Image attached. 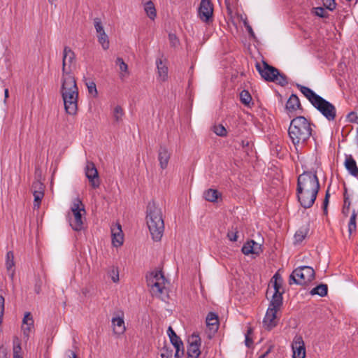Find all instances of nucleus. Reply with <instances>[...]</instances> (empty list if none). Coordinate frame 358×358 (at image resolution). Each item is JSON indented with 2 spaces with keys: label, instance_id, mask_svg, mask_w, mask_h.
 Here are the masks:
<instances>
[{
  "label": "nucleus",
  "instance_id": "23",
  "mask_svg": "<svg viewBox=\"0 0 358 358\" xmlns=\"http://www.w3.org/2000/svg\"><path fill=\"white\" fill-rule=\"evenodd\" d=\"M345 166L352 176L358 178V167L355 160L351 155L346 157Z\"/></svg>",
  "mask_w": 358,
  "mask_h": 358
},
{
  "label": "nucleus",
  "instance_id": "26",
  "mask_svg": "<svg viewBox=\"0 0 358 358\" xmlns=\"http://www.w3.org/2000/svg\"><path fill=\"white\" fill-rule=\"evenodd\" d=\"M206 325L213 331H217L219 327V320L217 315L214 313H209L206 317Z\"/></svg>",
  "mask_w": 358,
  "mask_h": 358
},
{
  "label": "nucleus",
  "instance_id": "54",
  "mask_svg": "<svg viewBox=\"0 0 358 358\" xmlns=\"http://www.w3.org/2000/svg\"><path fill=\"white\" fill-rule=\"evenodd\" d=\"M271 352V348H268L264 354H262L259 358H265L267 355Z\"/></svg>",
  "mask_w": 358,
  "mask_h": 358
},
{
  "label": "nucleus",
  "instance_id": "1",
  "mask_svg": "<svg viewBox=\"0 0 358 358\" xmlns=\"http://www.w3.org/2000/svg\"><path fill=\"white\" fill-rule=\"evenodd\" d=\"M76 63L74 52L69 47L65 46L62 54L60 94L64 109L71 115H75L78 110V88L73 73Z\"/></svg>",
  "mask_w": 358,
  "mask_h": 358
},
{
  "label": "nucleus",
  "instance_id": "5",
  "mask_svg": "<svg viewBox=\"0 0 358 358\" xmlns=\"http://www.w3.org/2000/svg\"><path fill=\"white\" fill-rule=\"evenodd\" d=\"M146 222L152 239L160 241L164 231V222L162 209L155 202L148 204Z\"/></svg>",
  "mask_w": 358,
  "mask_h": 358
},
{
  "label": "nucleus",
  "instance_id": "52",
  "mask_svg": "<svg viewBox=\"0 0 358 358\" xmlns=\"http://www.w3.org/2000/svg\"><path fill=\"white\" fill-rule=\"evenodd\" d=\"M254 253L253 254H258L261 249V245L255 242V245H254Z\"/></svg>",
  "mask_w": 358,
  "mask_h": 358
},
{
  "label": "nucleus",
  "instance_id": "29",
  "mask_svg": "<svg viewBox=\"0 0 358 358\" xmlns=\"http://www.w3.org/2000/svg\"><path fill=\"white\" fill-rule=\"evenodd\" d=\"M309 231L308 226H302L295 233L294 238V243H301L307 236Z\"/></svg>",
  "mask_w": 358,
  "mask_h": 358
},
{
  "label": "nucleus",
  "instance_id": "25",
  "mask_svg": "<svg viewBox=\"0 0 358 358\" xmlns=\"http://www.w3.org/2000/svg\"><path fill=\"white\" fill-rule=\"evenodd\" d=\"M14 255L12 251H8L6 254V267L8 271V275L11 279L13 278L15 275V270H14Z\"/></svg>",
  "mask_w": 358,
  "mask_h": 358
},
{
  "label": "nucleus",
  "instance_id": "31",
  "mask_svg": "<svg viewBox=\"0 0 358 358\" xmlns=\"http://www.w3.org/2000/svg\"><path fill=\"white\" fill-rule=\"evenodd\" d=\"M167 334L169 335V337L170 338V341L173 345V347H178L179 345H182V342L180 340V338L176 335L174 330L172 329L171 327H169L167 330Z\"/></svg>",
  "mask_w": 358,
  "mask_h": 358
},
{
  "label": "nucleus",
  "instance_id": "48",
  "mask_svg": "<svg viewBox=\"0 0 358 358\" xmlns=\"http://www.w3.org/2000/svg\"><path fill=\"white\" fill-rule=\"evenodd\" d=\"M227 237L231 241H236L238 238L237 231H229L227 234Z\"/></svg>",
  "mask_w": 358,
  "mask_h": 358
},
{
  "label": "nucleus",
  "instance_id": "2",
  "mask_svg": "<svg viewBox=\"0 0 358 358\" xmlns=\"http://www.w3.org/2000/svg\"><path fill=\"white\" fill-rule=\"evenodd\" d=\"M320 189L316 171H303L298 176L296 196L300 205L304 208L312 207Z\"/></svg>",
  "mask_w": 358,
  "mask_h": 358
},
{
  "label": "nucleus",
  "instance_id": "51",
  "mask_svg": "<svg viewBox=\"0 0 358 358\" xmlns=\"http://www.w3.org/2000/svg\"><path fill=\"white\" fill-rule=\"evenodd\" d=\"M350 201L349 199V197L347 196V194H346V192H345L344 194V204H343V206L344 207H348L350 208Z\"/></svg>",
  "mask_w": 358,
  "mask_h": 358
},
{
  "label": "nucleus",
  "instance_id": "37",
  "mask_svg": "<svg viewBox=\"0 0 358 358\" xmlns=\"http://www.w3.org/2000/svg\"><path fill=\"white\" fill-rule=\"evenodd\" d=\"M21 351L20 340L17 338H15L13 340V358H22Z\"/></svg>",
  "mask_w": 358,
  "mask_h": 358
},
{
  "label": "nucleus",
  "instance_id": "18",
  "mask_svg": "<svg viewBox=\"0 0 358 358\" xmlns=\"http://www.w3.org/2000/svg\"><path fill=\"white\" fill-rule=\"evenodd\" d=\"M34 329V325L33 317L31 313L27 312L24 313L22 324L23 336L27 340L29 339L30 334L33 331Z\"/></svg>",
  "mask_w": 358,
  "mask_h": 358
},
{
  "label": "nucleus",
  "instance_id": "30",
  "mask_svg": "<svg viewBox=\"0 0 358 358\" xmlns=\"http://www.w3.org/2000/svg\"><path fill=\"white\" fill-rule=\"evenodd\" d=\"M358 215V208L353 209L348 222V232L351 235L357 230L356 220Z\"/></svg>",
  "mask_w": 358,
  "mask_h": 358
},
{
  "label": "nucleus",
  "instance_id": "41",
  "mask_svg": "<svg viewBox=\"0 0 358 358\" xmlns=\"http://www.w3.org/2000/svg\"><path fill=\"white\" fill-rule=\"evenodd\" d=\"M214 133L220 136H225L227 135V130L222 124H217L213 127Z\"/></svg>",
  "mask_w": 358,
  "mask_h": 358
},
{
  "label": "nucleus",
  "instance_id": "3",
  "mask_svg": "<svg viewBox=\"0 0 358 358\" xmlns=\"http://www.w3.org/2000/svg\"><path fill=\"white\" fill-rule=\"evenodd\" d=\"M313 124L303 116L293 118L288 129L289 138L299 152L307 143L313 134Z\"/></svg>",
  "mask_w": 358,
  "mask_h": 358
},
{
  "label": "nucleus",
  "instance_id": "32",
  "mask_svg": "<svg viewBox=\"0 0 358 358\" xmlns=\"http://www.w3.org/2000/svg\"><path fill=\"white\" fill-rule=\"evenodd\" d=\"M219 193L216 189H208L203 193V196L205 199L210 202H215L217 201L219 197Z\"/></svg>",
  "mask_w": 358,
  "mask_h": 358
},
{
  "label": "nucleus",
  "instance_id": "40",
  "mask_svg": "<svg viewBox=\"0 0 358 358\" xmlns=\"http://www.w3.org/2000/svg\"><path fill=\"white\" fill-rule=\"evenodd\" d=\"M108 275L113 282H117L119 281L118 268L117 267L112 266L108 271Z\"/></svg>",
  "mask_w": 358,
  "mask_h": 358
},
{
  "label": "nucleus",
  "instance_id": "35",
  "mask_svg": "<svg viewBox=\"0 0 358 358\" xmlns=\"http://www.w3.org/2000/svg\"><path fill=\"white\" fill-rule=\"evenodd\" d=\"M124 115V110L120 106H116L113 110V117L116 122L122 121Z\"/></svg>",
  "mask_w": 358,
  "mask_h": 358
},
{
  "label": "nucleus",
  "instance_id": "55",
  "mask_svg": "<svg viewBox=\"0 0 358 358\" xmlns=\"http://www.w3.org/2000/svg\"><path fill=\"white\" fill-rule=\"evenodd\" d=\"M4 96H5V99H7L8 97V89H5Z\"/></svg>",
  "mask_w": 358,
  "mask_h": 358
},
{
  "label": "nucleus",
  "instance_id": "24",
  "mask_svg": "<svg viewBox=\"0 0 358 358\" xmlns=\"http://www.w3.org/2000/svg\"><path fill=\"white\" fill-rule=\"evenodd\" d=\"M170 159V153L167 149L164 147H161L159 150L158 160L159 162L160 167L164 169L167 167L169 161Z\"/></svg>",
  "mask_w": 358,
  "mask_h": 358
},
{
  "label": "nucleus",
  "instance_id": "13",
  "mask_svg": "<svg viewBox=\"0 0 358 358\" xmlns=\"http://www.w3.org/2000/svg\"><path fill=\"white\" fill-rule=\"evenodd\" d=\"M188 342L189 346L187 348V358H198L201 354V338L198 335L193 334L189 338Z\"/></svg>",
  "mask_w": 358,
  "mask_h": 358
},
{
  "label": "nucleus",
  "instance_id": "8",
  "mask_svg": "<svg viewBox=\"0 0 358 358\" xmlns=\"http://www.w3.org/2000/svg\"><path fill=\"white\" fill-rule=\"evenodd\" d=\"M315 278V271L310 266H303L296 268L293 271L289 276V284L291 280L294 283L300 285H304L311 282Z\"/></svg>",
  "mask_w": 358,
  "mask_h": 358
},
{
  "label": "nucleus",
  "instance_id": "38",
  "mask_svg": "<svg viewBox=\"0 0 358 358\" xmlns=\"http://www.w3.org/2000/svg\"><path fill=\"white\" fill-rule=\"evenodd\" d=\"M240 100L245 106H249L252 101V96L248 91L243 90L240 93Z\"/></svg>",
  "mask_w": 358,
  "mask_h": 358
},
{
  "label": "nucleus",
  "instance_id": "7",
  "mask_svg": "<svg viewBox=\"0 0 358 358\" xmlns=\"http://www.w3.org/2000/svg\"><path fill=\"white\" fill-rule=\"evenodd\" d=\"M255 67L262 78L266 81L274 82L281 86H285L288 83L285 75L280 73L276 68L269 65L265 61L257 62Z\"/></svg>",
  "mask_w": 358,
  "mask_h": 358
},
{
  "label": "nucleus",
  "instance_id": "49",
  "mask_svg": "<svg viewBox=\"0 0 358 358\" xmlns=\"http://www.w3.org/2000/svg\"><path fill=\"white\" fill-rule=\"evenodd\" d=\"M244 25H245V29H246L248 33L249 34V35L252 38H255V35L254 31H253L252 27L250 25V24H244Z\"/></svg>",
  "mask_w": 358,
  "mask_h": 358
},
{
  "label": "nucleus",
  "instance_id": "6",
  "mask_svg": "<svg viewBox=\"0 0 358 358\" xmlns=\"http://www.w3.org/2000/svg\"><path fill=\"white\" fill-rule=\"evenodd\" d=\"M146 282L152 294L164 299L163 295L167 293V280L162 272L155 271L147 274Z\"/></svg>",
  "mask_w": 358,
  "mask_h": 358
},
{
  "label": "nucleus",
  "instance_id": "42",
  "mask_svg": "<svg viewBox=\"0 0 358 358\" xmlns=\"http://www.w3.org/2000/svg\"><path fill=\"white\" fill-rule=\"evenodd\" d=\"M87 87L88 92L90 94H92L94 97L96 96L98 94V92L96 90V84L93 81H89L86 83Z\"/></svg>",
  "mask_w": 358,
  "mask_h": 358
},
{
  "label": "nucleus",
  "instance_id": "50",
  "mask_svg": "<svg viewBox=\"0 0 358 358\" xmlns=\"http://www.w3.org/2000/svg\"><path fill=\"white\" fill-rule=\"evenodd\" d=\"M4 297L0 294V313H4Z\"/></svg>",
  "mask_w": 358,
  "mask_h": 358
},
{
  "label": "nucleus",
  "instance_id": "53",
  "mask_svg": "<svg viewBox=\"0 0 358 358\" xmlns=\"http://www.w3.org/2000/svg\"><path fill=\"white\" fill-rule=\"evenodd\" d=\"M343 214L345 215V216H348V214L350 213V208H348V207H343Z\"/></svg>",
  "mask_w": 358,
  "mask_h": 358
},
{
  "label": "nucleus",
  "instance_id": "27",
  "mask_svg": "<svg viewBox=\"0 0 358 358\" xmlns=\"http://www.w3.org/2000/svg\"><path fill=\"white\" fill-rule=\"evenodd\" d=\"M301 106L299 97L296 94H292L286 103V109L291 112L295 111Z\"/></svg>",
  "mask_w": 358,
  "mask_h": 358
},
{
  "label": "nucleus",
  "instance_id": "33",
  "mask_svg": "<svg viewBox=\"0 0 358 358\" xmlns=\"http://www.w3.org/2000/svg\"><path fill=\"white\" fill-rule=\"evenodd\" d=\"M328 287L327 285L320 284L310 291V294L315 295L317 294L320 296H324L327 294Z\"/></svg>",
  "mask_w": 358,
  "mask_h": 358
},
{
  "label": "nucleus",
  "instance_id": "43",
  "mask_svg": "<svg viewBox=\"0 0 358 358\" xmlns=\"http://www.w3.org/2000/svg\"><path fill=\"white\" fill-rule=\"evenodd\" d=\"M323 6L328 10L332 11L336 8L335 0H322Z\"/></svg>",
  "mask_w": 358,
  "mask_h": 358
},
{
  "label": "nucleus",
  "instance_id": "39",
  "mask_svg": "<svg viewBox=\"0 0 358 358\" xmlns=\"http://www.w3.org/2000/svg\"><path fill=\"white\" fill-rule=\"evenodd\" d=\"M311 13L320 17H327L328 12L322 7L313 8Z\"/></svg>",
  "mask_w": 358,
  "mask_h": 358
},
{
  "label": "nucleus",
  "instance_id": "9",
  "mask_svg": "<svg viewBox=\"0 0 358 358\" xmlns=\"http://www.w3.org/2000/svg\"><path fill=\"white\" fill-rule=\"evenodd\" d=\"M71 209L73 217H69V224L73 230L80 231L83 225V215L85 214L82 201L78 198L74 199Z\"/></svg>",
  "mask_w": 358,
  "mask_h": 358
},
{
  "label": "nucleus",
  "instance_id": "19",
  "mask_svg": "<svg viewBox=\"0 0 358 358\" xmlns=\"http://www.w3.org/2000/svg\"><path fill=\"white\" fill-rule=\"evenodd\" d=\"M156 66L157 69V79L161 82L166 81L169 78V69L166 60H163L162 58H157L156 59Z\"/></svg>",
  "mask_w": 358,
  "mask_h": 358
},
{
  "label": "nucleus",
  "instance_id": "44",
  "mask_svg": "<svg viewBox=\"0 0 358 358\" xmlns=\"http://www.w3.org/2000/svg\"><path fill=\"white\" fill-rule=\"evenodd\" d=\"M169 39L172 47L176 48L179 45V40L176 34L170 33L169 34Z\"/></svg>",
  "mask_w": 358,
  "mask_h": 358
},
{
  "label": "nucleus",
  "instance_id": "20",
  "mask_svg": "<svg viewBox=\"0 0 358 358\" xmlns=\"http://www.w3.org/2000/svg\"><path fill=\"white\" fill-rule=\"evenodd\" d=\"M95 29L99 43L101 45L103 49L108 50L109 48V40L103 24H95Z\"/></svg>",
  "mask_w": 358,
  "mask_h": 358
},
{
  "label": "nucleus",
  "instance_id": "15",
  "mask_svg": "<svg viewBox=\"0 0 358 358\" xmlns=\"http://www.w3.org/2000/svg\"><path fill=\"white\" fill-rule=\"evenodd\" d=\"M280 288L281 285L275 281L272 287H268L266 291V296L271 294L270 302H273L275 306L282 305V293L280 291Z\"/></svg>",
  "mask_w": 358,
  "mask_h": 358
},
{
  "label": "nucleus",
  "instance_id": "56",
  "mask_svg": "<svg viewBox=\"0 0 358 358\" xmlns=\"http://www.w3.org/2000/svg\"><path fill=\"white\" fill-rule=\"evenodd\" d=\"M245 342H246V345H249V344H248V343H249V342H252L251 341H250V340H249V338H248V336H246V338H245Z\"/></svg>",
  "mask_w": 358,
  "mask_h": 358
},
{
  "label": "nucleus",
  "instance_id": "46",
  "mask_svg": "<svg viewBox=\"0 0 358 358\" xmlns=\"http://www.w3.org/2000/svg\"><path fill=\"white\" fill-rule=\"evenodd\" d=\"M330 194L329 193V190L327 191L325 194V198L323 202V210L324 213H327V206L329 204V199Z\"/></svg>",
  "mask_w": 358,
  "mask_h": 358
},
{
  "label": "nucleus",
  "instance_id": "36",
  "mask_svg": "<svg viewBox=\"0 0 358 358\" xmlns=\"http://www.w3.org/2000/svg\"><path fill=\"white\" fill-rule=\"evenodd\" d=\"M254 245H255V241L253 240L246 242L242 247V252L245 255L253 254L255 250Z\"/></svg>",
  "mask_w": 358,
  "mask_h": 358
},
{
  "label": "nucleus",
  "instance_id": "16",
  "mask_svg": "<svg viewBox=\"0 0 358 358\" xmlns=\"http://www.w3.org/2000/svg\"><path fill=\"white\" fill-rule=\"evenodd\" d=\"M33 195L34 197V208L38 209L41 200L44 196V185L38 180L34 181L32 184Z\"/></svg>",
  "mask_w": 358,
  "mask_h": 358
},
{
  "label": "nucleus",
  "instance_id": "11",
  "mask_svg": "<svg viewBox=\"0 0 358 358\" xmlns=\"http://www.w3.org/2000/svg\"><path fill=\"white\" fill-rule=\"evenodd\" d=\"M292 358H305L306 348L303 338L296 335L292 343Z\"/></svg>",
  "mask_w": 358,
  "mask_h": 358
},
{
  "label": "nucleus",
  "instance_id": "57",
  "mask_svg": "<svg viewBox=\"0 0 358 358\" xmlns=\"http://www.w3.org/2000/svg\"><path fill=\"white\" fill-rule=\"evenodd\" d=\"M351 115H353V117H354V116H355V113H350L349 114V117H351Z\"/></svg>",
  "mask_w": 358,
  "mask_h": 358
},
{
  "label": "nucleus",
  "instance_id": "12",
  "mask_svg": "<svg viewBox=\"0 0 358 358\" xmlns=\"http://www.w3.org/2000/svg\"><path fill=\"white\" fill-rule=\"evenodd\" d=\"M85 176L93 188L100 185V180L96 168L93 162H87L85 166Z\"/></svg>",
  "mask_w": 358,
  "mask_h": 358
},
{
  "label": "nucleus",
  "instance_id": "4",
  "mask_svg": "<svg viewBox=\"0 0 358 358\" xmlns=\"http://www.w3.org/2000/svg\"><path fill=\"white\" fill-rule=\"evenodd\" d=\"M296 87L328 121H334L336 117V108L329 101H327L308 87L296 84Z\"/></svg>",
  "mask_w": 358,
  "mask_h": 358
},
{
  "label": "nucleus",
  "instance_id": "34",
  "mask_svg": "<svg viewBox=\"0 0 358 358\" xmlns=\"http://www.w3.org/2000/svg\"><path fill=\"white\" fill-rule=\"evenodd\" d=\"M145 11L150 20H153L156 16V10L154 3L148 1L145 4Z\"/></svg>",
  "mask_w": 358,
  "mask_h": 358
},
{
  "label": "nucleus",
  "instance_id": "28",
  "mask_svg": "<svg viewBox=\"0 0 358 358\" xmlns=\"http://www.w3.org/2000/svg\"><path fill=\"white\" fill-rule=\"evenodd\" d=\"M115 64L119 67L120 78L123 80L129 75L128 65L121 57H117L115 60Z\"/></svg>",
  "mask_w": 358,
  "mask_h": 358
},
{
  "label": "nucleus",
  "instance_id": "14",
  "mask_svg": "<svg viewBox=\"0 0 358 358\" xmlns=\"http://www.w3.org/2000/svg\"><path fill=\"white\" fill-rule=\"evenodd\" d=\"M213 7L210 0H201L199 8V16L202 21L208 22L213 16Z\"/></svg>",
  "mask_w": 358,
  "mask_h": 358
},
{
  "label": "nucleus",
  "instance_id": "17",
  "mask_svg": "<svg viewBox=\"0 0 358 358\" xmlns=\"http://www.w3.org/2000/svg\"><path fill=\"white\" fill-rule=\"evenodd\" d=\"M112 327L115 334L121 335L123 334L126 331V327L124 320V313H120L115 314L112 320Z\"/></svg>",
  "mask_w": 358,
  "mask_h": 358
},
{
  "label": "nucleus",
  "instance_id": "58",
  "mask_svg": "<svg viewBox=\"0 0 358 358\" xmlns=\"http://www.w3.org/2000/svg\"><path fill=\"white\" fill-rule=\"evenodd\" d=\"M36 293H39V289H36Z\"/></svg>",
  "mask_w": 358,
  "mask_h": 358
},
{
  "label": "nucleus",
  "instance_id": "47",
  "mask_svg": "<svg viewBox=\"0 0 358 358\" xmlns=\"http://www.w3.org/2000/svg\"><path fill=\"white\" fill-rule=\"evenodd\" d=\"M162 358H171L172 357V350H169L168 349H163L161 352Z\"/></svg>",
  "mask_w": 358,
  "mask_h": 358
},
{
  "label": "nucleus",
  "instance_id": "21",
  "mask_svg": "<svg viewBox=\"0 0 358 358\" xmlns=\"http://www.w3.org/2000/svg\"><path fill=\"white\" fill-rule=\"evenodd\" d=\"M112 242L115 247H119L123 243V234L120 224L111 227Z\"/></svg>",
  "mask_w": 358,
  "mask_h": 358
},
{
  "label": "nucleus",
  "instance_id": "45",
  "mask_svg": "<svg viewBox=\"0 0 358 358\" xmlns=\"http://www.w3.org/2000/svg\"><path fill=\"white\" fill-rule=\"evenodd\" d=\"M174 348H176L175 357L180 358L184 355L183 345Z\"/></svg>",
  "mask_w": 358,
  "mask_h": 358
},
{
  "label": "nucleus",
  "instance_id": "59",
  "mask_svg": "<svg viewBox=\"0 0 358 358\" xmlns=\"http://www.w3.org/2000/svg\"><path fill=\"white\" fill-rule=\"evenodd\" d=\"M94 22H95V23L101 22V20H99V21H95Z\"/></svg>",
  "mask_w": 358,
  "mask_h": 358
},
{
  "label": "nucleus",
  "instance_id": "22",
  "mask_svg": "<svg viewBox=\"0 0 358 358\" xmlns=\"http://www.w3.org/2000/svg\"><path fill=\"white\" fill-rule=\"evenodd\" d=\"M227 9L228 15L230 17L231 22H247V17L243 13H239L238 12L234 13L227 0H226Z\"/></svg>",
  "mask_w": 358,
  "mask_h": 358
},
{
  "label": "nucleus",
  "instance_id": "10",
  "mask_svg": "<svg viewBox=\"0 0 358 358\" xmlns=\"http://www.w3.org/2000/svg\"><path fill=\"white\" fill-rule=\"evenodd\" d=\"M281 306H275L273 304V302L269 303L268 308L263 320V324L265 329L271 330L277 325L278 319L276 314Z\"/></svg>",
  "mask_w": 358,
  "mask_h": 358
}]
</instances>
